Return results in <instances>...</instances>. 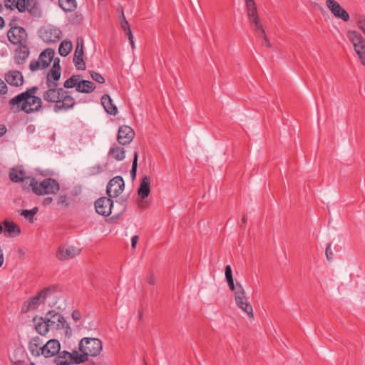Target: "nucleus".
I'll return each mask as SVG.
<instances>
[{
    "instance_id": "1",
    "label": "nucleus",
    "mask_w": 365,
    "mask_h": 365,
    "mask_svg": "<svg viewBox=\"0 0 365 365\" xmlns=\"http://www.w3.org/2000/svg\"><path fill=\"white\" fill-rule=\"evenodd\" d=\"M9 104L14 113L24 111L31 114L39 112L43 108V101L39 96H14L9 100Z\"/></svg>"
},
{
    "instance_id": "2",
    "label": "nucleus",
    "mask_w": 365,
    "mask_h": 365,
    "mask_svg": "<svg viewBox=\"0 0 365 365\" xmlns=\"http://www.w3.org/2000/svg\"><path fill=\"white\" fill-rule=\"evenodd\" d=\"M78 356L77 362L88 361L89 356H97L102 351V341L98 338L84 337L78 344Z\"/></svg>"
},
{
    "instance_id": "3",
    "label": "nucleus",
    "mask_w": 365,
    "mask_h": 365,
    "mask_svg": "<svg viewBox=\"0 0 365 365\" xmlns=\"http://www.w3.org/2000/svg\"><path fill=\"white\" fill-rule=\"evenodd\" d=\"M30 186L37 195L56 194L60 190L58 181L53 178H46L38 183L34 178H31Z\"/></svg>"
},
{
    "instance_id": "4",
    "label": "nucleus",
    "mask_w": 365,
    "mask_h": 365,
    "mask_svg": "<svg viewBox=\"0 0 365 365\" xmlns=\"http://www.w3.org/2000/svg\"><path fill=\"white\" fill-rule=\"evenodd\" d=\"M235 300L237 306L242 309L250 318H253V309L248 302L245 292L240 283L237 282V290L235 292Z\"/></svg>"
},
{
    "instance_id": "5",
    "label": "nucleus",
    "mask_w": 365,
    "mask_h": 365,
    "mask_svg": "<svg viewBox=\"0 0 365 365\" xmlns=\"http://www.w3.org/2000/svg\"><path fill=\"white\" fill-rule=\"evenodd\" d=\"M349 37L354 45V50L362 65L365 66V39L360 33L353 31L349 32Z\"/></svg>"
},
{
    "instance_id": "6",
    "label": "nucleus",
    "mask_w": 365,
    "mask_h": 365,
    "mask_svg": "<svg viewBox=\"0 0 365 365\" xmlns=\"http://www.w3.org/2000/svg\"><path fill=\"white\" fill-rule=\"evenodd\" d=\"M45 318L47 320V323H48L51 329H54L56 330L70 329L69 325L66 322L63 316L56 310L48 311L46 314Z\"/></svg>"
},
{
    "instance_id": "7",
    "label": "nucleus",
    "mask_w": 365,
    "mask_h": 365,
    "mask_svg": "<svg viewBox=\"0 0 365 365\" xmlns=\"http://www.w3.org/2000/svg\"><path fill=\"white\" fill-rule=\"evenodd\" d=\"M112 197H101L95 202V208L99 215L109 216L115 210V204Z\"/></svg>"
},
{
    "instance_id": "8",
    "label": "nucleus",
    "mask_w": 365,
    "mask_h": 365,
    "mask_svg": "<svg viewBox=\"0 0 365 365\" xmlns=\"http://www.w3.org/2000/svg\"><path fill=\"white\" fill-rule=\"evenodd\" d=\"M53 84L46 85L47 90L43 92L42 98L47 103L58 104L64 88H58L54 83Z\"/></svg>"
},
{
    "instance_id": "9",
    "label": "nucleus",
    "mask_w": 365,
    "mask_h": 365,
    "mask_svg": "<svg viewBox=\"0 0 365 365\" xmlns=\"http://www.w3.org/2000/svg\"><path fill=\"white\" fill-rule=\"evenodd\" d=\"M125 182L121 176H115L109 180L106 194L109 197H117L124 190Z\"/></svg>"
},
{
    "instance_id": "10",
    "label": "nucleus",
    "mask_w": 365,
    "mask_h": 365,
    "mask_svg": "<svg viewBox=\"0 0 365 365\" xmlns=\"http://www.w3.org/2000/svg\"><path fill=\"white\" fill-rule=\"evenodd\" d=\"M78 356V351H73L72 353L67 351H59L57 353L56 356L54 359V362L57 365H68L71 364H81V362H77V357Z\"/></svg>"
},
{
    "instance_id": "11",
    "label": "nucleus",
    "mask_w": 365,
    "mask_h": 365,
    "mask_svg": "<svg viewBox=\"0 0 365 365\" xmlns=\"http://www.w3.org/2000/svg\"><path fill=\"white\" fill-rule=\"evenodd\" d=\"M7 36L12 44H22V42L27 38V33L21 26H12L8 31Z\"/></svg>"
},
{
    "instance_id": "12",
    "label": "nucleus",
    "mask_w": 365,
    "mask_h": 365,
    "mask_svg": "<svg viewBox=\"0 0 365 365\" xmlns=\"http://www.w3.org/2000/svg\"><path fill=\"white\" fill-rule=\"evenodd\" d=\"M81 250L78 248L61 245L56 250V257L58 260L63 261L78 256Z\"/></svg>"
},
{
    "instance_id": "13",
    "label": "nucleus",
    "mask_w": 365,
    "mask_h": 365,
    "mask_svg": "<svg viewBox=\"0 0 365 365\" xmlns=\"http://www.w3.org/2000/svg\"><path fill=\"white\" fill-rule=\"evenodd\" d=\"M326 5L335 17L344 21H348L349 20L350 17L349 13L344 9L336 1L327 0Z\"/></svg>"
},
{
    "instance_id": "14",
    "label": "nucleus",
    "mask_w": 365,
    "mask_h": 365,
    "mask_svg": "<svg viewBox=\"0 0 365 365\" xmlns=\"http://www.w3.org/2000/svg\"><path fill=\"white\" fill-rule=\"evenodd\" d=\"M62 32L57 28H44L40 31V37L46 43H56L61 38Z\"/></svg>"
},
{
    "instance_id": "15",
    "label": "nucleus",
    "mask_w": 365,
    "mask_h": 365,
    "mask_svg": "<svg viewBox=\"0 0 365 365\" xmlns=\"http://www.w3.org/2000/svg\"><path fill=\"white\" fill-rule=\"evenodd\" d=\"M135 136L133 128L128 125H121L118 132L117 140L119 144L125 145L129 144Z\"/></svg>"
},
{
    "instance_id": "16",
    "label": "nucleus",
    "mask_w": 365,
    "mask_h": 365,
    "mask_svg": "<svg viewBox=\"0 0 365 365\" xmlns=\"http://www.w3.org/2000/svg\"><path fill=\"white\" fill-rule=\"evenodd\" d=\"M74 98L69 95V92L66 90H63L62 93V97L60 99V103L55 104L53 110L55 112H59L61 110H68L73 108L75 105Z\"/></svg>"
},
{
    "instance_id": "17",
    "label": "nucleus",
    "mask_w": 365,
    "mask_h": 365,
    "mask_svg": "<svg viewBox=\"0 0 365 365\" xmlns=\"http://www.w3.org/2000/svg\"><path fill=\"white\" fill-rule=\"evenodd\" d=\"M150 177L145 175L142 178L140 186L138 189V195L140 198V202H139V206L143 207V203L145 202L144 200L147 198L150 193Z\"/></svg>"
},
{
    "instance_id": "18",
    "label": "nucleus",
    "mask_w": 365,
    "mask_h": 365,
    "mask_svg": "<svg viewBox=\"0 0 365 365\" xmlns=\"http://www.w3.org/2000/svg\"><path fill=\"white\" fill-rule=\"evenodd\" d=\"M43 356L46 358L52 357L56 356L61 350L60 342L55 339L48 340L45 344L43 345Z\"/></svg>"
},
{
    "instance_id": "19",
    "label": "nucleus",
    "mask_w": 365,
    "mask_h": 365,
    "mask_svg": "<svg viewBox=\"0 0 365 365\" xmlns=\"http://www.w3.org/2000/svg\"><path fill=\"white\" fill-rule=\"evenodd\" d=\"M6 81L11 86L19 87L24 83L22 73L16 70L9 71L5 74Z\"/></svg>"
},
{
    "instance_id": "20",
    "label": "nucleus",
    "mask_w": 365,
    "mask_h": 365,
    "mask_svg": "<svg viewBox=\"0 0 365 365\" xmlns=\"http://www.w3.org/2000/svg\"><path fill=\"white\" fill-rule=\"evenodd\" d=\"M43 340L39 336L33 337L28 345L29 350L33 356L38 357L43 355Z\"/></svg>"
},
{
    "instance_id": "21",
    "label": "nucleus",
    "mask_w": 365,
    "mask_h": 365,
    "mask_svg": "<svg viewBox=\"0 0 365 365\" xmlns=\"http://www.w3.org/2000/svg\"><path fill=\"white\" fill-rule=\"evenodd\" d=\"M55 55V51L53 48H48L43 51L40 55L38 60L41 63V68H46L51 63Z\"/></svg>"
},
{
    "instance_id": "22",
    "label": "nucleus",
    "mask_w": 365,
    "mask_h": 365,
    "mask_svg": "<svg viewBox=\"0 0 365 365\" xmlns=\"http://www.w3.org/2000/svg\"><path fill=\"white\" fill-rule=\"evenodd\" d=\"M29 55V48L26 44H20L19 48L16 50L14 60L19 65L24 63L26 59Z\"/></svg>"
},
{
    "instance_id": "23",
    "label": "nucleus",
    "mask_w": 365,
    "mask_h": 365,
    "mask_svg": "<svg viewBox=\"0 0 365 365\" xmlns=\"http://www.w3.org/2000/svg\"><path fill=\"white\" fill-rule=\"evenodd\" d=\"M101 104L108 114L111 115H115L117 114V106L113 104V100L108 94H104L101 97Z\"/></svg>"
},
{
    "instance_id": "24",
    "label": "nucleus",
    "mask_w": 365,
    "mask_h": 365,
    "mask_svg": "<svg viewBox=\"0 0 365 365\" xmlns=\"http://www.w3.org/2000/svg\"><path fill=\"white\" fill-rule=\"evenodd\" d=\"M4 226V235L9 237L17 236L21 233V228L14 222L4 220L3 222Z\"/></svg>"
},
{
    "instance_id": "25",
    "label": "nucleus",
    "mask_w": 365,
    "mask_h": 365,
    "mask_svg": "<svg viewBox=\"0 0 365 365\" xmlns=\"http://www.w3.org/2000/svg\"><path fill=\"white\" fill-rule=\"evenodd\" d=\"M26 4L27 5L26 11H28L32 16L36 18L41 16V9L37 0H26Z\"/></svg>"
},
{
    "instance_id": "26",
    "label": "nucleus",
    "mask_w": 365,
    "mask_h": 365,
    "mask_svg": "<svg viewBox=\"0 0 365 365\" xmlns=\"http://www.w3.org/2000/svg\"><path fill=\"white\" fill-rule=\"evenodd\" d=\"M96 88L95 84L87 80H81L78 82L76 86V91L83 93H89L93 91Z\"/></svg>"
},
{
    "instance_id": "27",
    "label": "nucleus",
    "mask_w": 365,
    "mask_h": 365,
    "mask_svg": "<svg viewBox=\"0 0 365 365\" xmlns=\"http://www.w3.org/2000/svg\"><path fill=\"white\" fill-rule=\"evenodd\" d=\"M50 328L45 317H40L39 322L35 324L36 331L41 336H45L48 332Z\"/></svg>"
},
{
    "instance_id": "28",
    "label": "nucleus",
    "mask_w": 365,
    "mask_h": 365,
    "mask_svg": "<svg viewBox=\"0 0 365 365\" xmlns=\"http://www.w3.org/2000/svg\"><path fill=\"white\" fill-rule=\"evenodd\" d=\"M108 155L118 161H121L125 158V150L118 146H113L108 151Z\"/></svg>"
},
{
    "instance_id": "29",
    "label": "nucleus",
    "mask_w": 365,
    "mask_h": 365,
    "mask_svg": "<svg viewBox=\"0 0 365 365\" xmlns=\"http://www.w3.org/2000/svg\"><path fill=\"white\" fill-rule=\"evenodd\" d=\"M61 78V71L50 70L46 76V84L53 85L54 83L56 86H58V81Z\"/></svg>"
},
{
    "instance_id": "30",
    "label": "nucleus",
    "mask_w": 365,
    "mask_h": 365,
    "mask_svg": "<svg viewBox=\"0 0 365 365\" xmlns=\"http://www.w3.org/2000/svg\"><path fill=\"white\" fill-rule=\"evenodd\" d=\"M73 48L72 42L71 41L63 40L60 43L58 47V53L63 57L68 56L71 51Z\"/></svg>"
},
{
    "instance_id": "31",
    "label": "nucleus",
    "mask_w": 365,
    "mask_h": 365,
    "mask_svg": "<svg viewBox=\"0 0 365 365\" xmlns=\"http://www.w3.org/2000/svg\"><path fill=\"white\" fill-rule=\"evenodd\" d=\"M58 5L66 12L73 11L77 7L76 0H58Z\"/></svg>"
},
{
    "instance_id": "32",
    "label": "nucleus",
    "mask_w": 365,
    "mask_h": 365,
    "mask_svg": "<svg viewBox=\"0 0 365 365\" xmlns=\"http://www.w3.org/2000/svg\"><path fill=\"white\" fill-rule=\"evenodd\" d=\"M9 178L12 182H19L24 181V172L21 170H16L15 168H12L9 173Z\"/></svg>"
},
{
    "instance_id": "33",
    "label": "nucleus",
    "mask_w": 365,
    "mask_h": 365,
    "mask_svg": "<svg viewBox=\"0 0 365 365\" xmlns=\"http://www.w3.org/2000/svg\"><path fill=\"white\" fill-rule=\"evenodd\" d=\"M247 17H248L249 21L251 24V25H252L255 27V32H257L258 31H262V29H263V26L261 23L260 19H259L257 13L247 16Z\"/></svg>"
},
{
    "instance_id": "34",
    "label": "nucleus",
    "mask_w": 365,
    "mask_h": 365,
    "mask_svg": "<svg viewBox=\"0 0 365 365\" xmlns=\"http://www.w3.org/2000/svg\"><path fill=\"white\" fill-rule=\"evenodd\" d=\"M80 78V75H73L71 77L68 78L63 83V87L65 88H73L74 87L76 88L77 84L78 83V80Z\"/></svg>"
},
{
    "instance_id": "35",
    "label": "nucleus",
    "mask_w": 365,
    "mask_h": 365,
    "mask_svg": "<svg viewBox=\"0 0 365 365\" xmlns=\"http://www.w3.org/2000/svg\"><path fill=\"white\" fill-rule=\"evenodd\" d=\"M73 61L77 70H85L86 63L83 61V56L74 54Z\"/></svg>"
},
{
    "instance_id": "36",
    "label": "nucleus",
    "mask_w": 365,
    "mask_h": 365,
    "mask_svg": "<svg viewBox=\"0 0 365 365\" xmlns=\"http://www.w3.org/2000/svg\"><path fill=\"white\" fill-rule=\"evenodd\" d=\"M247 16L257 13V5L255 0H245Z\"/></svg>"
},
{
    "instance_id": "37",
    "label": "nucleus",
    "mask_w": 365,
    "mask_h": 365,
    "mask_svg": "<svg viewBox=\"0 0 365 365\" xmlns=\"http://www.w3.org/2000/svg\"><path fill=\"white\" fill-rule=\"evenodd\" d=\"M138 152L135 150L133 153V160L132 163V168L130 170V177L132 180H134L136 178L137 175V168H138Z\"/></svg>"
},
{
    "instance_id": "38",
    "label": "nucleus",
    "mask_w": 365,
    "mask_h": 365,
    "mask_svg": "<svg viewBox=\"0 0 365 365\" xmlns=\"http://www.w3.org/2000/svg\"><path fill=\"white\" fill-rule=\"evenodd\" d=\"M38 207H35L31 210H21V215L24 216L26 219L33 222L34 216L38 212Z\"/></svg>"
},
{
    "instance_id": "39",
    "label": "nucleus",
    "mask_w": 365,
    "mask_h": 365,
    "mask_svg": "<svg viewBox=\"0 0 365 365\" xmlns=\"http://www.w3.org/2000/svg\"><path fill=\"white\" fill-rule=\"evenodd\" d=\"M55 290L56 289L54 287H46L38 293V297H41L42 298V301H44L48 297L54 293Z\"/></svg>"
},
{
    "instance_id": "40",
    "label": "nucleus",
    "mask_w": 365,
    "mask_h": 365,
    "mask_svg": "<svg viewBox=\"0 0 365 365\" xmlns=\"http://www.w3.org/2000/svg\"><path fill=\"white\" fill-rule=\"evenodd\" d=\"M116 205H115V210H113L114 215L118 216L125 210V202L122 200L119 202L118 200L115 201Z\"/></svg>"
},
{
    "instance_id": "41",
    "label": "nucleus",
    "mask_w": 365,
    "mask_h": 365,
    "mask_svg": "<svg viewBox=\"0 0 365 365\" xmlns=\"http://www.w3.org/2000/svg\"><path fill=\"white\" fill-rule=\"evenodd\" d=\"M28 301L32 307V310L36 309L41 303L44 302V301H42V298L38 297V294L30 298Z\"/></svg>"
},
{
    "instance_id": "42",
    "label": "nucleus",
    "mask_w": 365,
    "mask_h": 365,
    "mask_svg": "<svg viewBox=\"0 0 365 365\" xmlns=\"http://www.w3.org/2000/svg\"><path fill=\"white\" fill-rule=\"evenodd\" d=\"M38 90V87L36 86H32L29 88H28L26 91L18 94L16 96H28V97H32V96H36V94Z\"/></svg>"
},
{
    "instance_id": "43",
    "label": "nucleus",
    "mask_w": 365,
    "mask_h": 365,
    "mask_svg": "<svg viewBox=\"0 0 365 365\" xmlns=\"http://www.w3.org/2000/svg\"><path fill=\"white\" fill-rule=\"evenodd\" d=\"M90 75L92 79L98 83L103 84L105 83L104 77L99 73L96 72L94 71H90Z\"/></svg>"
},
{
    "instance_id": "44",
    "label": "nucleus",
    "mask_w": 365,
    "mask_h": 365,
    "mask_svg": "<svg viewBox=\"0 0 365 365\" xmlns=\"http://www.w3.org/2000/svg\"><path fill=\"white\" fill-rule=\"evenodd\" d=\"M74 54L83 56V40L82 38H77L76 48Z\"/></svg>"
},
{
    "instance_id": "45",
    "label": "nucleus",
    "mask_w": 365,
    "mask_h": 365,
    "mask_svg": "<svg viewBox=\"0 0 365 365\" xmlns=\"http://www.w3.org/2000/svg\"><path fill=\"white\" fill-rule=\"evenodd\" d=\"M259 36L263 39L262 46L267 48L271 47V43L266 36L265 31L264 29H262V31H259Z\"/></svg>"
},
{
    "instance_id": "46",
    "label": "nucleus",
    "mask_w": 365,
    "mask_h": 365,
    "mask_svg": "<svg viewBox=\"0 0 365 365\" xmlns=\"http://www.w3.org/2000/svg\"><path fill=\"white\" fill-rule=\"evenodd\" d=\"M15 7L19 10V12H24L26 10L27 5L26 4V0H18L15 2Z\"/></svg>"
},
{
    "instance_id": "47",
    "label": "nucleus",
    "mask_w": 365,
    "mask_h": 365,
    "mask_svg": "<svg viewBox=\"0 0 365 365\" xmlns=\"http://www.w3.org/2000/svg\"><path fill=\"white\" fill-rule=\"evenodd\" d=\"M122 21H121V28L125 31V34H126L129 30L130 29L129 23L125 19V17L124 16L123 11H122Z\"/></svg>"
},
{
    "instance_id": "48",
    "label": "nucleus",
    "mask_w": 365,
    "mask_h": 365,
    "mask_svg": "<svg viewBox=\"0 0 365 365\" xmlns=\"http://www.w3.org/2000/svg\"><path fill=\"white\" fill-rule=\"evenodd\" d=\"M41 68V63L39 61V60H38V61L33 60L32 61H31L30 65H29V68L31 71H36Z\"/></svg>"
},
{
    "instance_id": "49",
    "label": "nucleus",
    "mask_w": 365,
    "mask_h": 365,
    "mask_svg": "<svg viewBox=\"0 0 365 365\" xmlns=\"http://www.w3.org/2000/svg\"><path fill=\"white\" fill-rule=\"evenodd\" d=\"M58 203L62 205L68 206L69 205V198L66 195H61L58 197Z\"/></svg>"
},
{
    "instance_id": "50",
    "label": "nucleus",
    "mask_w": 365,
    "mask_h": 365,
    "mask_svg": "<svg viewBox=\"0 0 365 365\" xmlns=\"http://www.w3.org/2000/svg\"><path fill=\"white\" fill-rule=\"evenodd\" d=\"M103 171L102 166L101 165H96L90 168V174L91 175H97L101 173Z\"/></svg>"
},
{
    "instance_id": "51",
    "label": "nucleus",
    "mask_w": 365,
    "mask_h": 365,
    "mask_svg": "<svg viewBox=\"0 0 365 365\" xmlns=\"http://www.w3.org/2000/svg\"><path fill=\"white\" fill-rule=\"evenodd\" d=\"M30 310H32V307L29 304V301L27 300L23 304L21 309V313L26 314Z\"/></svg>"
},
{
    "instance_id": "52",
    "label": "nucleus",
    "mask_w": 365,
    "mask_h": 365,
    "mask_svg": "<svg viewBox=\"0 0 365 365\" xmlns=\"http://www.w3.org/2000/svg\"><path fill=\"white\" fill-rule=\"evenodd\" d=\"M325 254L327 259L331 261L333 258V252L331 250V243H328L326 247Z\"/></svg>"
},
{
    "instance_id": "53",
    "label": "nucleus",
    "mask_w": 365,
    "mask_h": 365,
    "mask_svg": "<svg viewBox=\"0 0 365 365\" xmlns=\"http://www.w3.org/2000/svg\"><path fill=\"white\" fill-rule=\"evenodd\" d=\"M225 279L226 280L233 279L232 268L230 265H227L225 269Z\"/></svg>"
},
{
    "instance_id": "54",
    "label": "nucleus",
    "mask_w": 365,
    "mask_h": 365,
    "mask_svg": "<svg viewBox=\"0 0 365 365\" xmlns=\"http://www.w3.org/2000/svg\"><path fill=\"white\" fill-rule=\"evenodd\" d=\"M357 24L359 28L364 32L365 34V17L360 18L358 21Z\"/></svg>"
},
{
    "instance_id": "55",
    "label": "nucleus",
    "mask_w": 365,
    "mask_h": 365,
    "mask_svg": "<svg viewBox=\"0 0 365 365\" xmlns=\"http://www.w3.org/2000/svg\"><path fill=\"white\" fill-rule=\"evenodd\" d=\"M8 91L6 84L0 78V94H6Z\"/></svg>"
},
{
    "instance_id": "56",
    "label": "nucleus",
    "mask_w": 365,
    "mask_h": 365,
    "mask_svg": "<svg viewBox=\"0 0 365 365\" xmlns=\"http://www.w3.org/2000/svg\"><path fill=\"white\" fill-rule=\"evenodd\" d=\"M71 316L75 322L79 321L81 318V314L78 310H73Z\"/></svg>"
},
{
    "instance_id": "57",
    "label": "nucleus",
    "mask_w": 365,
    "mask_h": 365,
    "mask_svg": "<svg viewBox=\"0 0 365 365\" xmlns=\"http://www.w3.org/2000/svg\"><path fill=\"white\" fill-rule=\"evenodd\" d=\"M226 281L227 282L230 289L233 291L234 293L235 294V292L237 290V284L236 285L235 284L234 279H229V280H226Z\"/></svg>"
},
{
    "instance_id": "58",
    "label": "nucleus",
    "mask_w": 365,
    "mask_h": 365,
    "mask_svg": "<svg viewBox=\"0 0 365 365\" xmlns=\"http://www.w3.org/2000/svg\"><path fill=\"white\" fill-rule=\"evenodd\" d=\"M226 281L227 282L230 289L233 291L234 293L235 294V292L237 290V284L236 285L235 284L234 279H229V280H226Z\"/></svg>"
},
{
    "instance_id": "59",
    "label": "nucleus",
    "mask_w": 365,
    "mask_h": 365,
    "mask_svg": "<svg viewBox=\"0 0 365 365\" xmlns=\"http://www.w3.org/2000/svg\"><path fill=\"white\" fill-rule=\"evenodd\" d=\"M125 34L128 37V40L130 41V43L131 46H132V48H134V41H133V36L132 31L129 30Z\"/></svg>"
},
{
    "instance_id": "60",
    "label": "nucleus",
    "mask_w": 365,
    "mask_h": 365,
    "mask_svg": "<svg viewBox=\"0 0 365 365\" xmlns=\"http://www.w3.org/2000/svg\"><path fill=\"white\" fill-rule=\"evenodd\" d=\"M148 282L150 285H154L155 284V279L152 272H150L149 274V277L148 278Z\"/></svg>"
},
{
    "instance_id": "61",
    "label": "nucleus",
    "mask_w": 365,
    "mask_h": 365,
    "mask_svg": "<svg viewBox=\"0 0 365 365\" xmlns=\"http://www.w3.org/2000/svg\"><path fill=\"white\" fill-rule=\"evenodd\" d=\"M138 235H134L131 238V247L133 249H135L136 247V245H137V242H138Z\"/></svg>"
},
{
    "instance_id": "62",
    "label": "nucleus",
    "mask_w": 365,
    "mask_h": 365,
    "mask_svg": "<svg viewBox=\"0 0 365 365\" xmlns=\"http://www.w3.org/2000/svg\"><path fill=\"white\" fill-rule=\"evenodd\" d=\"M52 201H53V198L51 197H47L44 198V200L43 201V205L44 206L48 205L52 202Z\"/></svg>"
},
{
    "instance_id": "63",
    "label": "nucleus",
    "mask_w": 365,
    "mask_h": 365,
    "mask_svg": "<svg viewBox=\"0 0 365 365\" xmlns=\"http://www.w3.org/2000/svg\"><path fill=\"white\" fill-rule=\"evenodd\" d=\"M15 2H16V0H5V6L7 9H13L12 6L9 4V3H11V4H14Z\"/></svg>"
},
{
    "instance_id": "64",
    "label": "nucleus",
    "mask_w": 365,
    "mask_h": 365,
    "mask_svg": "<svg viewBox=\"0 0 365 365\" xmlns=\"http://www.w3.org/2000/svg\"><path fill=\"white\" fill-rule=\"evenodd\" d=\"M6 127L4 125H0V137L3 136L6 133Z\"/></svg>"
}]
</instances>
